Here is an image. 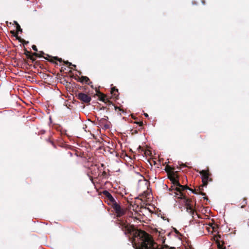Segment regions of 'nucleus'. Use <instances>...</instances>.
Segmentation results:
<instances>
[{
	"mask_svg": "<svg viewBox=\"0 0 249 249\" xmlns=\"http://www.w3.org/2000/svg\"><path fill=\"white\" fill-rule=\"evenodd\" d=\"M14 23L17 26V24H18L16 21H14Z\"/></svg>",
	"mask_w": 249,
	"mask_h": 249,
	"instance_id": "ea45409f",
	"label": "nucleus"
},
{
	"mask_svg": "<svg viewBox=\"0 0 249 249\" xmlns=\"http://www.w3.org/2000/svg\"><path fill=\"white\" fill-rule=\"evenodd\" d=\"M112 208L117 216L116 224L125 235H132L131 243L135 249H176L175 248H169L167 245L160 247L146 232L136 229L133 225H130L124 218L122 217L125 211L118 203L115 204Z\"/></svg>",
	"mask_w": 249,
	"mask_h": 249,
	"instance_id": "f257e3e1",
	"label": "nucleus"
},
{
	"mask_svg": "<svg viewBox=\"0 0 249 249\" xmlns=\"http://www.w3.org/2000/svg\"><path fill=\"white\" fill-rule=\"evenodd\" d=\"M165 239H162V244H164V243H165Z\"/></svg>",
	"mask_w": 249,
	"mask_h": 249,
	"instance_id": "58836bf2",
	"label": "nucleus"
},
{
	"mask_svg": "<svg viewBox=\"0 0 249 249\" xmlns=\"http://www.w3.org/2000/svg\"><path fill=\"white\" fill-rule=\"evenodd\" d=\"M101 166L103 167H104L105 166V165L103 163L101 164Z\"/></svg>",
	"mask_w": 249,
	"mask_h": 249,
	"instance_id": "79ce46f5",
	"label": "nucleus"
},
{
	"mask_svg": "<svg viewBox=\"0 0 249 249\" xmlns=\"http://www.w3.org/2000/svg\"><path fill=\"white\" fill-rule=\"evenodd\" d=\"M28 58L31 60L33 62L36 60V59L34 57L33 55H29V57H28Z\"/></svg>",
	"mask_w": 249,
	"mask_h": 249,
	"instance_id": "a878e982",
	"label": "nucleus"
},
{
	"mask_svg": "<svg viewBox=\"0 0 249 249\" xmlns=\"http://www.w3.org/2000/svg\"><path fill=\"white\" fill-rule=\"evenodd\" d=\"M57 61H58L59 62H63V60H62V59L61 58H58Z\"/></svg>",
	"mask_w": 249,
	"mask_h": 249,
	"instance_id": "2f4dec72",
	"label": "nucleus"
},
{
	"mask_svg": "<svg viewBox=\"0 0 249 249\" xmlns=\"http://www.w3.org/2000/svg\"><path fill=\"white\" fill-rule=\"evenodd\" d=\"M90 170V173L95 176H100V167L97 164L91 165L90 167L89 168Z\"/></svg>",
	"mask_w": 249,
	"mask_h": 249,
	"instance_id": "423d86ee",
	"label": "nucleus"
},
{
	"mask_svg": "<svg viewBox=\"0 0 249 249\" xmlns=\"http://www.w3.org/2000/svg\"><path fill=\"white\" fill-rule=\"evenodd\" d=\"M17 32L18 33V32H22V29L20 27V26L19 25V24H17Z\"/></svg>",
	"mask_w": 249,
	"mask_h": 249,
	"instance_id": "5701e85b",
	"label": "nucleus"
},
{
	"mask_svg": "<svg viewBox=\"0 0 249 249\" xmlns=\"http://www.w3.org/2000/svg\"><path fill=\"white\" fill-rule=\"evenodd\" d=\"M17 39L21 43H22L23 44H27L29 42L28 41H25L24 39L21 38V37H20L19 36V37H17Z\"/></svg>",
	"mask_w": 249,
	"mask_h": 249,
	"instance_id": "dca6fc26",
	"label": "nucleus"
},
{
	"mask_svg": "<svg viewBox=\"0 0 249 249\" xmlns=\"http://www.w3.org/2000/svg\"><path fill=\"white\" fill-rule=\"evenodd\" d=\"M174 196L177 197L178 198L184 200L187 211L189 212L191 214H194L195 210L193 209V206L191 204L192 200L187 198L185 194L182 192L180 193L174 192Z\"/></svg>",
	"mask_w": 249,
	"mask_h": 249,
	"instance_id": "f03ea898",
	"label": "nucleus"
},
{
	"mask_svg": "<svg viewBox=\"0 0 249 249\" xmlns=\"http://www.w3.org/2000/svg\"><path fill=\"white\" fill-rule=\"evenodd\" d=\"M108 119L107 116H104V118H101L99 120H98L97 124L102 126L106 122H107Z\"/></svg>",
	"mask_w": 249,
	"mask_h": 249,
	"instance_id": "9d476101",
	"label": "nucleus"
},
{
	"mask_svg": "<svg viewBox=\"0 0 249 249\" xmlns=\"http://www.w3.org/2000/svg\"><path fill=\"white\" fill-rule=\"evenodd\" d=\"M53 59L54 60H57H57H58V58H59V57H57V56H54V57H53Z\"/></svg>",
	"mask_w": 249,
	"mask_h": 249,
	"instance_id": "72a5a7b5",
	"label": "nucleus"
},
{
	"mask_svg": "<svg viewBox=\"0 0 249 249\" xmlns=\"http://www.w3.org/2000/svg\"><path fill=\"white\" fill-rule=\"evenodd\" d=\"M100 177L102 178V179L106 178L107 177V174L106 171H103L101 174V171L100 172Z\"/></svg>",
	"mask_w": 249,
	"mask_h": 249,
	"instance_id": "a211bd4d",
	"label": "nucleus"
},
{
	"mask_svg": "<svg viewBox=\"0 0 249 249\" xmlns=\"http://www.w3.org/2000/svg\"><path fill=\"white\" fill-rule=\"evenodd\" d=\"M203 198H204V199H205V200H208V197H207V196H205L204 197H203Z\"/></svg>",
	"mask_w": 249,
	"mask_h": 249,
	"instance_id": "e433bc0d",
	"label": "nucleus"
},
{
	"mask_svg": "<svg viewBox=\"0 0 249 249\" xmlns=\"http://www.w3.org/2000/svg\"><path fill=\"white\" fill-rule=\"evenodd\" d=\"M209 225L213 229V230H214V229L217 227V225H215L213 223H210Z\"/></svg>",
	"mask_w": 249,
	"mask_h": 249,
	"instance_id": "b1692460",
	"label": "nucleus"
},
{
	"mask_svg": "<svg viewBox=\"0 0 249 249\" xmlns=\"http://www.w3.org/2000/svg\"><path fill=\"white\" fill-rule=\"evenodd\" d=\"M198 172L202 176V181L204 185H207L209 181H212V178H210L211 174L209 172V170H203Z\"/></svg>",
	"mask_w": 249,
	"mask_h": 249,
	"instance_id": "20e7f679",
	"label": "nucleus"
},
{
	"mask_svg": "<svg viewBox=\"0 0 249 249\" xmlns=\"http://www.w3.org/2000/svg\"><path fill=\"white\" fill-rule=\"evenodd\" d=\"M110 122L109 121H107L102 126L105 129H108L110 127Z\"/></svg>",
	"mask_w": 249,
	"mask_h": 249,
	"instance_id": "aec40b11",
	"label": "nucleus"
},
{
	"mask_svg": "<svg viewBox=\"0 0 249 249\" xmlns=\"http://www.w3.org/2000/svg\"><path fill=\"white\" fill-rule=\"evenodd\" d=\"M32 55H33V56H35L37 57H41V55L36 52L33 53Z\"/></svg>",
	"mask_w": 249,
	"mask_h": 249,
	"instance_id": "393cba45",
	"label": "nucleus"
},
{
	"mask_svg": "<svg viewBox=\"0 0 249 249\" xmlns=\"http://www.w3.org/2000/svg\"><path fill=\"white\" fill-rule=\"evenodd\" d=\"M103 194L106 196L107 200H109V199H110V198L113 197L111 194L107 190L103 191Z\"/></svg>",
	"mask_w": 249,
	"mask_h": 249,
	"instance_id": "9b49d317",
	"label": "nucleus"
},
{
	"mask_svg": "<svg viewBox=\"0 0 249 249\" xmlns=\"http://www.w3.org/2000/svg\"><path fill=\"white\" fill-rule=\"evenodd\" d=\"M137 124L139 125V126H142L143 125V122L142 121L141 122H138L136 123Z\"/></svg>",
	"mask_w": 249,
	"mask_h": 249,
	"instance_id": "c756f323",
	"label": "nucleus"
},
{
	"mask_svg": "<svg viewBox=\"0 0 249 249\" xmlns=\"http://www.w3.org/2000/svg\"><path fill=\"white\" fill-rule=\"evenodd\" d=\"M68 154H69L70 155V156H72V154L71 152H69Z\"/></svg>",
	"mask_w": 249,
	"mask_h": 249,
	"instance_id": "4c0bfd02",
	"label": "nucleus"
},
{
	"mask_svg": "<svg viewBox=\"0 0 249 249\" xmlns=\"http://www.w3.org/2000/svg\"><path fill=\"white\" fill-rule=\"evenodd\" d=\"M47 56H48V57H51V56H50L49 55H48V54H47Z\"/></svg>",
	"mask_w": 249,
	"mask_h": 249,
	"instance_id": "de8ad7c7",
	"label": "nucleus"
},
{
	"mask_svg": "<svg viewBox=\"0 0 249 249\" xmlns=\"http://www.w3.org/2000/svg\"><path fill=\"white\" fill-rule=\"evenodd\" d=\"M100 101H102L105 103H107L110 102V101L108 100L107 98V96L105 95L102 94L101 97H100Z\"/></svg>",
	"mask_w": 249,
	"mask_h": 249,
	"instance_id": "4468645a",
	"label": "nucleus"
},
{
	"mask_svg": "<svg viewBox=\"0 0 249 249\" xmlns=\"http://www.w3.org/2000/svg\"><path fill=\"white\" fill-rule=\"evenodd\" d=\"M144 116H145L146 117H148V114H147V113H144Z\"/></svg>",
	"mask_w": 249,
	"mask_h": 249,
	"instance_id": "f704fd0d",
	"label": "nucleus"
},
{
	"mask_svg": "<svg viewBox=\"0 0 249 249\" xmlns=\"http://www.w3.org/2000/svg\"><path fill=\"white\" fill-rule=\"evenodd\" d=\"M71 66H72L73 67H74V68H76V65H72H72H71Z\"/></svg>",
	"mask_w": 249,
	"mask_h": 249,
	"instance_id": "37998d69",
	"label": "nucleus"
},
{
	"mask_svg": "<svg viewBox=\"0 0 249 249\" xmlns=\"http://www.w3.org/2000/svg\"><path fill=\"white\" fill-rule=\"evenodd\" d=\"M206 229L208 230V231H209V229L210 228L209 227H208L207 226H206Z\"/></svg>",
	"mask_w": 249,
	"mask_h": 249,
	"instance_id": "a19ab883",
	"label": "nucleus"
},
{
	"mask_svg": "<svg viewBox=\"0 0 249 249\" xmlns=\"http://www.w3.org/2000/svg\"><path fill=\"white\" fill-rule=\"evenodd\" d=\"M90 180L93 182V178L91 176H89Z\"/></svg>",
	"mask_w": 249,
	"mask_h": 249,
	"instance_id": "c9c22d12",
	"label": "nucleus"
},
{
	"mask_svg": "<svg viewBox=\"0 0 249 249\" xmlns=\"http://www.w3.org/2000/svg\"><path fill=\"white\" fill-rule=\"evenodd\" d=\"M173 172L174 173V175H172V174H170L169 176V177H171L172 176L173 177H175V178H177V179H178V171H175L174 170H173Z\"/></svg>",
	"mask_w": 249,
	"mask_h": 249,
	"instance_id": "6ab92c4d",
	"label": "nucleus"
},
{
	"mask_svg": "<svg viewBox=\"0 0 249 249\" xmlns=\"http://www.w3.org/2000/svg\"><path fill=\"white\" fill-rule=\"evenodd\" d=\"M32 48L33 50H34L35 52H37V48L35 45H32Z\"/></svg>",
	"mask_w": 249,
	"mask_h": 249,
	"instance_id": "cd10ccee",
	"label": "nucleus"
},
{
	"mask_svg": "<svg viewBox=\"0 0 249 249\" xmlns=\"http://www.w3.org/2000/svg\"><path fill=\"white\" fill-rule=\"evenodd\" d=\"M168 178L172 181L174 186L175 187L173 188L174 190L176 191L175 192L180 193L182 192L183 188H186L185 186L181 185L178 181V179L175 178V177H169Z\"/></svg>",
	"mask_w": 249,
	"mask_h": 249,
	"instance_id": "7ed1b4c3",
	"label": "nucleus"
},
{
	"mask_svg": "<svg viewBox=\"0 0 249 249\" xmlns=\"http://www.w3.org/2000/svg\"><path fill=\"white\" fill-rule=\"evenodd\" d=\"M115 107V109L116 111H117L118 109L119 111H120L124 112V110L122 109H121V108H120L119 107Z\"/></svg>",
	"mask_w": 249,
	"mask_h": 249,
	"instance_id": "c85d7f7f",
	"label": "nucleus"
},
{
	"mask_svg": "<svg viewBox=\"0 0 249 249\" xmlns=\"http://www.w3.org/2000/svg\"><path fill=\"white\" fill-rule=\"evenodd\" d=\"M39 53L40 55H41V57H42V54H44V52H42V51H40V52H39V53Z\"/></svg>",
	"mask_w": 249,
	"mask_h": 249,
	"instance_id": "473e14b6",
	"label": "nucleus"
},
{
	"mask_svg": "<svg viewBox=\"0 0 249 249\" xmlns=\"http://www.w3.org/2000/svg\"><path fill=\"white\" fill-rule=\"evenodd\" d=\"M78 81L81 83L85 82L86 84L90 85L92 88L93 87V86L91 85L92 82L90 81L89 79L87 76H82L81 77H79Z\"/></svg>",
	"mask_w": 249,
	"mask_h": 249,
	"instance_id": "0eeeda50",
	"label": "nucleus"
},
{
	"mask_svg": "<svg viewBox=\"0 0 249 249\" xmlns=\"http://www.w3.org/2000/svg\"><path fill=\"white\" fill-rule=\"evenodd\" d=\"M218 249H225V247H224L222 244H221L220 241L217 240L216 242Z\"/></svg>",
	"mask_w": 249,
	"mask_h": 249,
	"instance_id": "f3484780",
	"label": "nucleus"
},
{
	"mask_svg": "<svg viewBox=\"0 0 249 249\" xmlns=\"http://www.w3.org/2000/svg\"><path fill=\"white\" fill-rule=\"evenodd\" d=\"M186 188H183L182 189V192L184 191L185 190H186V189H188L189 190H190L191 191H192V192L195 194H198V192H197V191L196 190H193L190 188H189L187 185H184Z\"/></svg>",
	"mask_w": 249,
	"mask_h": 249,
	"instance_id": "ddd939ff",
	"label": "nucleus"
},
{
	"mask_svg": "<svg viewBox=\"0 0 249 249\" xmlns=\"http://www.w3.org/2000/svg\"><path fill=\"white\" fill-rule=\"evenodd\" d=\"M47 141H48L49 142H50V143H51L53 145H54V142H53V141H52V140H51L50 139H49L47 140Z\"/></svg>",
	"mask_w": 249,
	"mask_h": 249,
	"instance_id": "7c9ffc66",
	"label": "nucleus"
},
{
	"mask_svg": "<svg viewBox=\"0 0 249 249\" xmlns=\"http://www.w3.org/2000/svg\"><path fill=\"white\" fill-rule=\"evenodd\" d=\"M50 62H53L52 60H49Z\"/></svg>",
	"mask_w": 249,
	"mask_h": 249,
	"instance_id": "a18cd8bd",
	"label": "nucleus"
},
{
	"mask_svg": "<svg viewBox=\"0 0 249 249\" xmlns=\"http://www.w3.org/2000/svg\"><path fill=\"white\" fill-rule=\"evenodd\" d=\"M111 93L114 98L115 99H117V97L118 96V89L116 88V87H113L111 89Z\"/></svg>",
	"mask_w": 249,
	"mask_h": 249,
	"instance_id": "1a4fd4ad",
	"label": "nucleus"
},
{
	"mask_svg": "<svg viewBox=\"0 0 249 249\" xmlns=\"http://www.w3.org/2000/svg\"><path fill=\"white\" fill-rule=\"evenodd\" d=\"M207 185H204L203 184L200 186H199L198 190H197V191H199V192L198 194L201 195L202 196H205L206 193H203L202 191L203 190V187L204 186H206Z\"/></svg>",
	"mask_w": 249,
	"mask_h": 249,
	"instance_id": "f8f14e48",
	"label": "nucleus"
},
{
	"mask_svg": "<svg viewBox=\"0 0 249 249\" xmlns=\"http://www.w3.org/2000/svg\"><path fill=\"white\" fill-rule=\"evenodd\" d=\"M109 201V204L112 205V207L114 206L115 204H118V203L116 201L115 199L113 197H112L110 198L108 200Z\"/></svg>",
	"mask_w": 249,
	"mask_h": 249,
	"instance_id": "2eb2a0df",
	"label": "nucleus"
},
{
	"mask_svg": "<svg viewBox=\"0 0 249 249\" xmlns=\"http://www.w3.org/2000/svg\"><path fill=\"white\" fill-rule=\"evenodd\" d=\"M44 58L45 59L48 60V58H47V57H44Z\"/></svg>",
	"mask_w": 249,
	"mask_h": 249,
	"instance_id": "c03bdc74",
	"label": "nucleus"
},
{
	"mask_svg": "<svg viewBox=\"0 0 249 249\" xmlns=\"http://www.w3.org/2000/svg\"><path fill=\"white\" fill-rule=\"evenodd\" d=\"M63 62L66 64V65H68L69 67L71 66V65H72V64L70 62H69L68 61H64L63 60Z\"/></svg>",
	"mask_w": 249,
	"mask_h": 249,
	"instance_id": "bb28decb",
	"label": "nucleus"
},
{
	"mask_svg": "<svg viewBox=\"0 0 249 249\" xmlns=\"http://www.w3.org/2000/svg\"><path fill=\"white\" fill-rule=\"evenodd\" d=\"M10 33L11 34H12V35L14 36H15L16 37V38L17 39V37H19L18 35V33H17V32H15V31H10Z\"/></svg>",
	"mask_w": 249,
	"mask_h": 249,
	"instance_id": "4be33fe9",
	"label": "nucleus"
},
{
	"mask_svg": "<svg viewBox=\"0 0 249 249\" xmlns=\"http://www.w3.org/2000/svg\"><path fill=\"white\" fill-rule=\"evenodd\" d=\"M165 171L167 172L168 177L170 175H174V173L173 172V170H175V168L171 167L170 166L167 165L165 167Z\"/></svg>",
	"mask_w": 249,
	"mask_h": 249,
	"instance_id": "6e6552de",
	"label": "nucleus"
},
{
	"mask_svg": "<svg viewBox=\"0 0 249 249\" xmlns=\"http://www.w3.org/2000/svg\"><path fill=\"white\" fill-rule=\"evenodd\" d=\"M172 188H173L172 189V190H173V186H172ZM175 188V187H174V188Z\"/></svg>",
	"mask_w": 249,
	"mask_h": 249,
	"instance_id": "49530a36",
	"label": "nucleus"
},
{
	"mask_svg": "<svg viewBox=\"0 0 249 249\" xmlns=\"http://www.w3.org/2000/svg\"><path fill=\"white\" fill-rule=\"evenodd\" d=\"M28 58L29 55H31V52L28 51L26 48L24 49V53Z\"/></svg>",
	"mask_w": 249,
	"mask_h": 249,
	"instance_id": "412c9836",
	"label": "nucleus"
},
{
	"mask_svg": "<svg viewBox=\"0 0 249 249\" xmlns=\"http://www.w3.org/2000/svg\"><path fill=\"white\" fill-rule=\"evenodd\" d=\"M77 96L79 100L85 103H89L91 100L89 96L82 92L78 93Z\"/></svg>",
	"mask_w": 249,
	"mask_h": 249,
	"instance_id": "39448f33",
	"label": "nucleus"
}]
</instances>
